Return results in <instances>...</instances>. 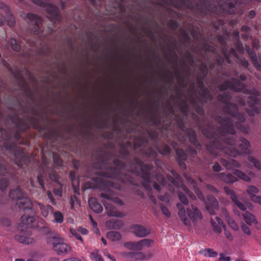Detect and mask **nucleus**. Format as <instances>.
I'll return each instance as SVG.
<instances>
[{
	"label": "nucleus",
	"mask_w": 261,
	"mask_h": 261,
	"mask_svg": "<svg viewBox=\"0 0 261 261\" xmlns=\"http://www.w3.org/2000/svg\"><path fill=\"white\" fill-rule=\"evenodd\" d=\"M223 56L219 55L215 48L204 43L199 48V54L203 57L204 61H201L200 71L197 74V85L199 89L195 88L194 81L191 83L189 96L179 102L178 106L182 115V118L175 114L174 108L170 107V113L176 119L178 125L183 133L179 134L178 139L182 144L186 143L188 139L191 143L196 148L200 147L197 139V135L191 128H186L184 117H189V110L192 107L200 116L198 117L194 113L191 114V117L198 128L201 130L202 134L207 138L211 139L212 147L206 145L207 150L213 154H217L216 149H219L226 154H239V150L233 146L236 144L235 126L243 133L248 134L249 127L243 123L245 121L244 114L238 112L237 105L229 102L231 94L228 91L224 92L218 96V99L225 105L223 108L224 115L217 116L215 121L218 123L217 128L213 127L207 119L203 115L202 105L212 99V96L209 91L204 87V81L208 73V68L206 63L210 64L211 69H214L216 66L222 65L225 60L228 63H231L230 58H236V50L231 48L229 51L225 47H222Z\"/></svg>",
	"instance_id": "nucleus-1"
},
{
	"label": "nucleus",
	"mask_w": 261,
	"mask_h": 261,
	"mask_svg": "<svg viewBox=\"0 0 261 261\" xmlns=\"http://www.w3.org/2000/svg\"><path fill=\"white\" fill-rule=\"evenodd\" d=\"M120 155L122 159L126 160L125 162H122L118 158H110L107 152L101 151L97 156L96 161L93 164V168L100 170L96 173L99 177L95 178L97 182V187L100 188L103 187L105 188V192L100 193V196L122 205L123 202L122 200L113 196L114 191L111 189L117 188V187L112 180L104 178H117L121 180L123 179L122 176H124V179L130 181L129 175L124 172L127 171L140 176L143 180V186L146 190L150 191V173L152 167L148 164H144L137 158L129 160L128 151L124 146L121 147Z\"/></svg>",
	"instance_id": "nucleus-2"
},
{
	"label": "nucleus",
	"mask_w": 261,
	"mask_h": 261,
	"mask_svg": "<svg viewBox=\"0 0 261 261\" xmlns=\"http://www.w3.org/2000/svg\"><path fill=\"white\" fill-rule=\"evenodd\" d=\"M134 146L135 149H139L142 154L151 159L156 156L157 151L163 155H168L171 152L170 147L167 145L164 144L154 148L149 146L148 139L142 137H139L135 141Z\"/></svg>",
	"instance_id": "nucleus-3"
},
{
	"label": "nucleus",
	"mask_w": 261,
	"mask_h": 261,
	"mask_svg": "<svg viewBox=\"0 0 261 261\" xmlns=\"http://www.w3.org/2000/svg\"><path fill=\"white\" fill-rule=\"evenodd\" d=\"M9 196L16 200V204L19 210L25 207L32 212V211L29 208L32 206V202L30 199L22 192L20 187L11 190L9 192Z\"/></svg>",
	"instance_id": "nucleus-4"
},
{
	"label": "nucleus",
	"mask_w": 261,
	"mask_h": 261,
	"mask_svg": "<svg viewBox=\"0 0 261 261\" xmlns=\"http://www.w3.org/2000/svg\"><path fill=\"white\" fill-rule=\"evenodd\" d=\"M220 91L230 89L235 92H242L245 94H253L251 90L246 89L245 85L239 80L232 78L231 81H226L218 87Z\"/></svg>",
	"instance_id": "nucleus-5"
},
{
	"label": "nucleus",
	"mask_w": 261,
	"mask_h": 261,
	"mask_svg": "<svg viewBox=\"0 0 261 261\" xmlns=\"http://www.w3.org/2000/svg\"><path fill=\"white\" fill-rule=\"evenodd\" d=\"M34 4L46 8L47 17L51 21L59 22L61 16L58 7L52 5L49 0H31Z\"/></svg>",
	"instance_id": "nucleus-6"
},
{
	"label": "nucleus",
	"mask_w": 261,
	"mask_h": 261,
	"mask_svg": "<svg viewBox=\"0 0 261 261\" xmlns=\"http://www.w3.org/2000/svg\"><path fill=\"white\" fill-rule=\"evenodd\" d=\"M171 175H167V179L161 174L156 175L157 180L163 186L167 185L168 181L176 187H180L182 185V179L181 177L174 171H171Z\"/></svg>",
	"instance_id": "nucleus-7"
},
{
	"label": "nucleus",
	"mask_w": 261,
	"mask_h": 261,
	"mask_svg": "<svg viewBox=\"0 0 261 261\" xmlns=\"http://www.w3.org/2000/svg\"><path fill=\"white\" fill-rule=\"evenodd\" d=\"M30 208L32 211V212H31L30 211H29L28 208L24 207L20 209V210H22L24 212V214L21 217V222L22 226H25L26 227L33 226V223L35 221L34 216L35 214V212L33 208V205L32 206H30Z\"/></svg>",
	"instance_id": "nucleus-8"
},
{
	"label": "nucleus",
	"mask_w": 261,
	"mask_h": 261,
	"mask_svg": "<svg viewBox=\"0 0 261 261\" xmlns=\"http://www.w3.org/2000/svg\"><path fill=\"white\" fill-rule=\"evenodd\" d=\"M27 17L33 25V27L31 29V32L35 35L39 34L41 32V27L43 22L42 19L33 13H28Z\"/></svg>",
	"instance_id": "nucleus-9"
},
{
	"label": "nucleus",
	"mask_w": 261,
	"mask_h": 261,
	"mask_svg": "<svg viewBox=\"0 0 261 261\" xmlns=\"http://www.w3.org/2000/svg\"><path fill=\"white\" fill-rule=\"evenodd\" d=\"M205 203L206 209L208 212L212 215H215V211L219 208V203L216 198L211 195H208L206 196Z\"/></svg>",
	"instance_id": "nucleus-10"
},
{
	"label": "nucleus",
	"mask_w": 261,
	"mask_h": 261,
	"mask_svg": "<svg viewBox=\"0 0 261 261\" xmlns=\"http://www.w3.org/2000/svg\"><path fill=\"white\" fill-rule=\"evenodd\" d=\"M53 248L58 254H67L70 251V247L67 244L62 242L61 240L55 239L53 243Z\"/></svg>",
	"instance_id": "nucleus-11"
},
{
	"label": "nucleus",
	"mask_w": 261,
	"mask_h": 261,
	"mask_svg": "<svg viewBox=\"0 0 261 261\" xmlns=\"http://www.w3.org/2000/svg\"><path fill=\"white\" fill-rule=\"evenodd\" d=\"M223 189L225 193L230 197L232 201L241 210L244 211L246 210L245 205L238 200V196L236 195L234 192L233 190L230 189L227 187H224Z\"/></svg>",
	"instance_id": "nucleus-12"
},
{
	"label": "nucleus",
	"mask_w": 261,
	"mask_h": 261,
	"mask_svg": "<svg viewBox=\"0 0 261 261\" xmlns=\"http://www.w3.org/2000/svg\"><path fill=\"white\" fill-rule=\"evenodd\" d=\"M245 50L247 52L249 58L252 62L253 65L257 70L261 71V65L259 64L257 56L255 51L251 48L249 45L246 44L245 45Z\"/></svg>",
	"instance_id": "nucleus-13"
},
{
	"label": "nucleus",
	"mask_w": 261,
	"mask_h": 261,
	"mask_svg": "<svg viewBox=\"0 0 261 261\" xmlns=\"http://www.w3.org/2000/svg\"><path fill=\"white\" fill-rule=\"evenodd\" d=\"M185 177L187 179V181L189 182V184H191L193 187V189L195 192L196 193V194L198 197V198L202 201L205 200V198L202 192L198 189V188L197 187V186L198 185V182H202V180L201 178H199L198 181H195L194 179H193L191 177L189 176V175H185Z\"/></svg>",
	"instance_id": "nucleus-14"
},
{
	"label": "nucleus",
	"mask_w": 261,
	"mask_h": 261,
	"mask_svg": "<svg viewBox=\"0 0 261 261\" xmlns=\"http://www.w3.org/2000/svg\"><path fill=\"white\" fill-rule=\"evenodd\" d=\"M187 211L189 217L194 221L202 218V215L199 210L193 204L190 207L187 208Z\"/></svg>",
	"instance_id": "nucleus-15"
},
{
	"label": "nucleus",
	"mask_w": 261,
	"mask_h": 261,
	"mask_svg": "<svg viewBox=\"0 0 261 261\" xmlns=\"http://www.w3.org/2000/svg\"><path fill=\"white\" fill-rule=\"evenodd\" d=\"M134 232L136 236L143 238L149 235L150 233V230L142 225H136L134 227Z\"/></svg>",
	"instance_id": "nucleus-16"
},
{
	"label": "nucleus",
	"mask_w": 261,
	"mask_h": 261,
	"mask_svg": "<svg viewBox=\"0 0 261 261\" xmlns=\"http://www.w3.org/2000/svg\"><path fill=\"white\" fill-rule=\"evenodd\" d=\"M175 151L177 154V161L179 167L181 169H185L186 168V165L184 161L187 159V154L182 149L180 148L176 149Z\"/></svg>",
	"instance_id": "nucleus-17"
},
{
	"label": "nucleus",
	"mask_w": 261,
	"mask_h": 261,
	"mask_svg": "<svg viewBox=\"0 0 261 261\" xmlns=\"http://www.w3.org/2000/svg\"><path fill=\"white\" fill-rule=\"evenodd\" d=\"M11 48L13 50L18 51L21 49L20 41L19 38H10L7 41V49Z\"/></svg>",
	"instance_id": "nucleus-18"
},
{
	"label": "nucleus",
	"mask_w": 261,
	"mask_h": 261,
	"mask_svg": "<svg viewBox=\"0 0 261 261\" xmlns=\"http://www.w3.org/2000/svg\"><path fill=\"white\" fill-rule=\"evenodd\" d=\"M220 162L223 166L228 169H232L234 167L240 168L241 167L240 164L237 161L232 159H221Z\"/></svg>",
	"instance_id": "nucleus-19"
},
{
	"label": "nucleus",
	"mask_w": 261,
	"mask_h": 261,
	"mask_svg": "<svg viewBox=\"0 0 261 261\" xmlns=\"http://www.w3.org/2000/svg\"><path fill=\"white\" fill-rule=\"evenodd\" d=\"M248 104L251 110L256 113H259V109L261 106L257 97L255 96H250Z\"/></svg>",
	"instance_id": "nucleus-20"
},
{
	"label": "nucleus",
	"mask_w": 261,
	"mask_h": 261,
	"mask_svg": "<svg viewBox=\"0 0 261 261\" xmlns=\"http://www.w3.org/2000/svg\"><path fill=\"white\" fill-rule=\"evenodd\" d=\"M153 243V240L149 239H144L137 242L136 247L137 251H140L144 248L150 247Z\"/></svg>",
	"instance_id": "nucleus-21"
},
{
	"label": "nucleus",
	"mask_w": 261,
	"mask_h": 261,
	"mask_svg": "<svg viewBox=\"0 0 261 261\" xmlns=\"http://www.w3.org/2000/svg\"><path fill=\"white\" fill-rule=\"evenodd\" d=\"M105 205L108 216L116 217H122L124 216L123 213L116 211L115 207L111 204L106 203Z\"/></svg>",
	"instance_id": "nucleus-22"
},
{
	"label": "nucleus",
	"mask_w": 261,
	"mask_h": 261,
	"mask_svg": "<svg viewBox=\"0 0 261 261\" xmlns=\"http://www.w3.org/2000/svg\"><path fill=\"white\" fill-rule=\"evenodd\" d=\"M218 176L221 180L227 184H231L237 180L236 177L230 173H220Z\"/></svg>",
	"instance_id": "nucleus-23"
},
{
	"label": "nucleus",
	"mask_w": 261,
	"mask_h": 261,
	"mask_svg": "<svg viewBox=\"0 0 261 261\" xmlns=\"http://www.w3.org/2000/svg\"><path fill=\"white\" fill-rule=\"evenodd\" d=\"M180 40L182 44L185 46H188L191 42V38L189 33L184 29H180Z\"/></svg>",
	"instance_id": "nucleus-24"
},
{
	"label": "nucleus",
	"mask_w": 261,
	"mask_h": 261,
	"mask_svg": "<svg viewBox=\"0 0 261 261\" xmlns=\"http://www.w3.org/2000/svg\"><path fill=\"white\" fill-rule=\"evenodd\" d=\"M240 143L239 145L240 149L241 150L242 153L245 154H249L250 152L249 147L250 143L246 139L241 137L240 138Z\"/></svg>",
	"instance_id": "nucleus-25"
},
{
	"label": "nucleus",
	"mask_w": 261,
	"mask_h": 261,
	"mask_svg": "<svg viewBox=\"0 0 261 261\" xmlns=\"http://www.w3.org/2000/svg\"><path fill=\"white\" fill-rule=\"evenodd\" d=\"M89 205L91 209L95 212L99 213L102 211V206L94 198H91L89 200Z\"/></svg>",
	"instance_id": "nucleus-26"
},
{
	"label": "nucleus",
	"mask_w": 261,
	"mask_h": 261,
	"mask_svg": "<svg viewBox=\"0 0 261 261\" xmlns=\"http://www.w3.org/2000/svg\"><path fill=\"white\" fill-rule=\"evenodd\" d=\"M242 216L244 221L249 225H252L253 224H256L258 223L254 215L249 212H245Z\"/></svg>",
	"instance_id": "nucleus-27"
},
{
	"label": "nucleus",
	"mask_w": 261,
	"mask_h": 261,
	"mask_svg": "<svg viewBox=\"0 0 261 261\" xmlns=\"http://www.w3.org/2000/svg\"><path fill=\"white\" fill-rule=\"evenodd\" d=\"M222 212H224L225 220L227 224L234 230H238L239 229L238 225L236 223L235 221L230 217L227 213L225 209H223Z\"/></svg>",
	"instance_id": "nucleus-28"
},
{
	"label": "nucleus",
	"mask_w": 261,
	"mask_h": 261,
	"mask_svg": "<svg viewBox=\"0 0 261 261\" xmlns=\"http://www.w3.org/2000/svg\"><path fill=\"white\" fill-rule=\"evenodd\" d=\"M37 205L38 208H39L41 211V214L44 217H46L49 213L53 212V207L49 204L44 205L42 203H38Z\"/></svg>",
	"instance_id": "nucleus-29"
},
{
	"label": "nucleus",
	"mask_w": 261,
	"mask_h": 261,
	"mask_svg": "<svg viewBox=\"0 0 261 261\" xmlns=\"http://www.w3.org/2000/svg\"><path fill=\"white\" fill-rule=\"evenodd\" d=\"M236 62L240 66L244 67L246 69H249L250 66L248 61L244 57L236 55Z\"/></svg>",
	"instance_id": "nucleus-30"
},
{
	"label": "nucleus",
	"mask_w": 261,
	"mask_h": 261,
	"mask_svg": "<svg viewBox=\"0 0 261 261\" xmlns=\"http://www.w3.org/2000/svg\"><path fill=\"white\" fill-rule=\"evenodd\" d=\"M176 75L181 86L184 88H186L188 85V83L186 81L185 77L180 73L179 70L177 67H176Z\"/></svg>",
	"instance_id": "nucleus-31"
},
{
	"label": "nucleus",
	"mask_w": 261,
	"mask_h": 261,
	"mask_svg": "<svg viewBox=\"0 0 261 261\" xmlns=\"http://www.w3.org/2000/svg\"><path fill=\"white\" fill-rule=\"evenodd\" d=\"M15 239L18 242L23 243L30 244L32 243L33 239L29 237H27L20 234H16L15 236Z\"/></svg>",
	"instance_id": "nucleus-32"
},
{
	"label": "nucleus",
	"mask_w": 261,
	"mask_h": 261,
	"mask_svg": "<svg viewBox=\"0 0 261 261\" xmlns=\"http://www.w3.org/2000/svg\"><path fill=\"white\" fill-rule=\"evenodd\" d=\"M107 238L112 241H118L121 239V236L120 233L117 231H111L107 233Z\"/></svg>",
	"instance_id": "nucleus-33"
},
{
	"label": "nucleus",
	"mask_w": 261,
	"mask_h": 261,
	"mask_svg": "<svg viewBox=\"0 0 261 261\" xmlns=\"http://www.w3.org/2000/svg\"><path fill=\"white\" fill-rule=\"evenodd\" d=\"M185 57L186 62L189 64L190 66H196L194 57L189 51L187 50L186 51Z\"/></svg>",
	"instance_id": "nucleus-34"
},
{
	"label": "nucleus",
	"mask_w": 261,
	"mask_h": 261,
	"mask_svg": "<svg viewBox=\"0 0 261 261\" xmlns=\"http://www.w3.org/2000/svg\"><path fill=\"white\" fill-rule=\"evenodd\" d=\"M129 255L130 257L135 260H141L145 258V255L142 252H130Z\"/></svg>",
	"instance_id": "nucleus-35"
},
{
	"label": "nucleus",
	"mask_w": 261,
	"mask_h": 261,
	"mask_svg": "<svg viewBox=\"0 0 261 261\" xmlns=\"http://www.w3.org/2000/svg\"><path fill=\"white\" fill-rule=\"evenodd\" d=\"M233 174L236 176H238V177H239L241 179H243L244 180H245L246 181H249L250 180V178L248 175H247L246 174H245L244 173L241 171L240 170H235L233 171Z\"/></svg>",
	"instance_id": "nucleus-36"
},
{
	"label": "nucleus",
	"mask_w": 261,
	"mask_h": 261,
	"mask_svg": "<svg viewBox=\"0 0 261 261\" xmlns=\"http://www.w3.org/2000/svg\"><path fill=\"white\" fill-rule=\"evenodd\" d=\"M199 252L205 256H208L209 257H215L218 254L217 252L213 251L212 249L208 248L201 250Z\"/></svg>",
	"instance_id": "nucleus-37"
},
{
	"label": "nucleus",
	"mask_w": 261,
	"mask_h": 261,
	"mask_svg": "<svg viewBox=\"0 0 261 261\" xmlns=\"http://www.w3.org/2000/svg\"><path fill=\"white\" fill-rule=\"evenodd\" d=\"M6 21L7 22V24L10 27H13L15 25L16 22L15 18L11 14H8L7 15V18H6Z\"/></svg>",
	"instance_id": "nucleus-38"
},
{
	"label": "nucleus",
	"mask_w": 261,
	"mask_h": 261,
	"mask_svg": "<svg viewBox=\"0 0 261 261\" xmlns=\"http://www.w3.org/2000/svg\"><path fill=\"white\" fill-rule=\"evenodd\" d=\"M211 223L213 226L212 229L214 231L217 233H220L222 231L221 225L217 224V222H216L213 219H211Z\"/></svg>",
	"instance_id": "nucleus-39"
},
{
	"label": "nucleus",
	"mask_w": 261,
	"mask_h": 261,
	"mask_svg": "<svg viewBox=\"0 0 261 261\" xmlns=\"http://www.w3.org/2000/svg\"><path fill=\"white\" fill-rule=\"evenodd\" d=\"M177 194L180 202L185 205L188 204V201L187 200L186 196H185L186 194L184 192L182 193L180 191H178Z\"/></svg>",
	"instance_id": "nucleus-40"
},
{
	"label": "nucleus",
	"mask_w": 261,
	"mask_h": 261,
	"mask_svg": "<svg viewBox=\"0 0 261 261\" xmlns=\"http://www.w3.org/2000/svg\"><path fill=\"white\" fill-rule=\"evenodd\" d=\"M7 168L6 167V163L2 160L0 161V175H4L7 173Z\"/></svg>",
	"instance_id": "nucleus-41"
},
{
	"label": "nucleus",
	"mask_w": 261,
	"mask_h": 261,
	"mask_svg": "<svg viewBox=\"0 0 261 261\" xmlns=\"http://www.w3.org/2000/svg\"><path fill=\"white\" fill-rule=\"evenodd\" d=\"M247 192L250 195V199H251V196L255 195V193H258V190L256 187L250 186L248 188Z\"/></svg>",
	"instance_id": "nucleus-42"
},
{
	"label": "nucleus",
	"mask_w": 261,
	"mask_h": 261,
	"mask_svg": "<svg viewBox=\"0 0 261 261\" xmlns=\"http://www.w3.org/2000/svg\"><path fill=\"white\" fill-rule=\"evenodd\" d=\"M70 232L72 234V236H74L77 240H80L82 243H83V240L77 229H74L73 228H70Z\"/></svg>",
	"instance_id": "nucleus-43"
},
{
	"label": "nucleus",
	"mask_w": 261,
	"mask_h": 261,
	"mask_svg": "<svg viewBox=\"0 0 261 261\" xmlns=\"http://www.w3.org/2000/svg\"><path fill=\"white\" fill-rule=\"evenodd\" d=\"M177 207L179 210L178 215L180 217V219H181L182 217H186V211L182 204L181 203H177Z\"/></svg>",
	"instance_id": "nucleus-44"
},
{
	"label": "nucleus",
	"mask_w": 261,
	"mask_h": 261,
	"mask_svg": "<svg viewBox=\"0 0 261 261\" xmlns=\"http://www.w3.org/2000/svg\"><path fill=\"white\" fill-rule=\"evenodd\" d=\"M54 217L57 223H61L63 222V216L61 212L58 211L55 212Z\"/></svg>",
	"instance_id": "nucleus-45"
},
{
	"label": "nucleus",
	"mask_w": 261,
	"mask_h": 261,
	"mask_svg": "<svg viewBox=\"0 0 261 261\" xmlns=\"http://www.w3.org/2000/svg\"><path fill=\"white\" fill-rule=\"evenodd\" d=\"M235 46L239 54H242L244 53V48L243 46L242 42L239 40L237 41Z\"/></svg>",
	"instance_id": "nucleus-46"
},
{
	"label": "nucleus",
	"mask_w": 261,
	"mask_h": 261,
	"mask_svg": "<svg viewBox=\"0 0 261 261\" xmlns=\"http://www.w3.org/2000/svg\"><path fill=\"white\" fill-rule=\"evenodd\" d=\"M9 185V180L6 178L0 179V189L2 191L5 190Z\"/></svg>",
	"instance_id": "nucleus-47"
},
{
	"label": "nucleus",
	"mask_w": 261,
	"mask_h": 261,
	"mask_svg": "<svg viewBox=\"0 0 261 261\" xmlns=\"http://www.w3.org/2000/svg\"><path fill=\"white\" fill-rule=\"evenodd\" d=\"M178 23L174 20H171L168 23V27L173 30H175L178 27Z\"/></svg>",
	"instance_id": "nucleus-48"
},
{
	"label": "nucleus",
	"mask_w": 261,
	"mask_h": 261,
	"mask_svg": "<svg viewBox=\"0 0 261 261\" xmlns=\"http://www.w3.org/2000/svg\"><path fill=\"white\" fill-rule=\"evenodd\" d=\"M37 179L41 188L44 189V177L41 173H39L37 175Z\"/></svg>",
	"instance_id": "nucleus-49"
},
{
	"label": "nucleus",
	"mask_w": 261,
	"mask_h": 261,
	"mask_svg": "<svg viewBox=\"0 0 261 261\" xmlns=\"http://www.w3.org/2000/svg\"><path fill=\"white\" fill-rule=\"evenodd\" d=\"M181 187L183 191L186 195H188L189 197H190L192 199H195L196 198V196L191 193L190 190L186 188L185 186H184L182 184V185L180 186Z\"/></svg>",
	"instance_id": "nucleus-50"
},
{
	"label": "nucleus",
	"mask_w": 261,
	"mask_h": 261,
	"mask_svg": "<svg viewBox=\"0 0 261 261\" xmlns=\"http://www.w3.org/2000/svg\"><path fill=\"white\" fill-rule=\"evenodd\" d=\"M160 207L163 214L167 217H170L171 216V214L170 212L169 211L168 209L167 208V207L162 203L160 204Z\"/></svg>",
	"instance_id": "nucleus-51"
},
{
	"label": "nucleus",
	"mask_w": 261,
	"mask_h": 261,
	"mask_svg": "<svg viewBox=\"0 0 261 261\" xmlns=\"http://www.w3.org/2000/svg\"><path fill=\"white\" fill-rule=\"evenodd\" d=\"M137 244V242H127L125 244L124 246L127 248L128 249L130 250H137V247H136V245Z\"/></svg>",
	"instance_id": "nucleus-52"
},
{
	"label": "nucleus",
	"mask_w": 261,
	"mask_h": 261,
	"mask_svg": "<svg viewBox=\"0 0 261 261\" xmlns=\"http://www.w3.org/2000/svg\"><path fill=\"white\" fill-rule=\"evenodd\" d=\"M75 202L76 204H80V201L78 200L76 196H71L70 198V204L72 209L74 208V205Z\"/></svg>",
	"instance_id": "nucleus-53"
},
{
	"label": "nucleus",
	"mask_w": 261,
	"mask_h": 261,
	"mask_svg": "<svg viewBox=\"0 0 261 261\" xmlns=\"http://www.w3.org/2000/svg\"><path fill=\"white\" fill-rule=\"evenodd\" d=\"M91 257L94 261H103L102 257L97 253L92 252L91 253Z\"/></svg>",
	"instance_id": "nucleus-54"
},
{
	"label": "nucleus",
	"mask_w": 261,
	"mask_h": 261,
	"mask_svg": "<svg viewBox=\"0 0 261 261\" xmlns=\"http://www.w3.org/2000/svg\"><path fill=\"white\" fill-rule=\"evenodd\" d=\"M250 161L254 165V166L257 169H261L260 163L256 159L254 158H250Z\"/></svg>",
	"instance_id": "nucleus-55"
},
{
	"label": "nucleus",
	"mask_w": 261,
	"mask_h": 261,
	"mask_svg": "<svg viewBox=\"0 0 261 261\" xmlns=\"http://www.w3.org/2000/svg\"><path fill=\"white\" fill-rule=\"evenodd\" d=\"M241 228L243 232L245 233L248 236L251 234L250 228L246 224L242 223L241 224Z\"/></svg>",
	"instance_id": "nucleus-56"
},
{
	"label": "nucleus",
	"mask_w": 261,
	"mask_h": 261,
	"mask_svg": "<svg viewBox=\"0 0 261 261\" xmlns=\"http://www.w3.org/2000/svg\"><path fill=\"white\" fill-rule=\"evenodd\" d=\"M182 64L184 66L187 75L189 77L191 74V68L187 65L186 62L185 61H182Z\"/></svg>",
	"instance_id": "nucleus-57"
},
{
	"label": "nucleus",
	"mask_w": 261,
	"mask_h": 261,
	"mask_svg": "<svg viewBox=\"0 0 261 261\" xmlns=\"http://www.w3.org/2000/svg\"><path fill=\"white\" fill-rule=\"evenodd\" d=\"M206 188L209 191L213 193L218 194L219 193V191L212 185L207 184L206 186Z\"/></svg>",
	"instance_id": "nucleus-58"
},
{
	"label": "nucleus",
	"mask_w": 261,
	"mask_h": 261,
	"mask_svg": "<svg viewBox=\"0 0 261 261\" xmlns=\"http://www.w3.org/2000/svg\"><path fill=\"white\" fill-rule=\"evenodd\" d=\"M251 200L261 204V196H251Z\"/></svg>",
	"instance_id": "nucleus-59"
},
{
	"label": "nucleus",
	"mask_w": 261,
	"mask_h": 261,
	"mask_svg": "<svg viewBox=\"0 0 261 261\" xmlns=\"http://www.w3.org/2000/svg\"><path fill=\"white\" fill-rule=\"evenodd\" d=\"M236 101L240 104L241 106H244L245 105V101L240 96H237L235 99Z\"/></svg>",
	"instance_id": "nucleus-60"
},
{
	"label": "nucleus",
	"mask_w": 261,
	"mask_h": 261,
	"mask_svg": "<svg viewBox=\"0 0 261 261\" xmlns=\"http://www.w3.org/2000/svg\"><path fill=\"white\" fill-rule=\"evenodd\" d=\"M224 234L227 239H228L229 240H232L233 239V237L231 235V233L229 232V231L226 230L225 229V227L224 228Z\"/></svg>",
	"instance_id": "nucleus-61"
},
{
	"label": "nucleus",
	"mask_w": 261,
	"mask_h": 261,
	"mask_svg": "<svg viewBox=\"0 0 261 261\" xmlns=\"http://www.w3.org/2000/svg\"><path fill=\"white\" fill-rule=\"evenodd\" d=\"M218 39L219 42L223 46V47H225V46L226 45V42L225 41L224 38L222 36L219 35L218 37Z\"/></svg>",
	"instance_id": "nucleus-62"
},
{
	"label": "nucleus",
	"mask_w": 261,
	"mask_h": 261,
	"mask_svg": "<svg viewBox=\"0 0 261 261\" xmlns=\"http://www.w3.org/2000/svg\"><path fill=\"white\" fill-rule=\"evenodd\" d=\"M219 260L230 261V258L228 256H225L223 253H220Z\"/></svg>",
	"instance_id": "nucleus-63"
},
{
	"label": "nucleus",
	"mask_w": 261,
	"mask_h": 261,
	"mask_svg": "<svg viewBox=\"0 0 261 261\" xmlns=\"http://www.w3.org/2000/svg\"><path fill=\"white\" fill-rule=\"evenodd\" d=\"M213 170L215 172H218L221 170V167L219 163H215L213 167Z\"/></svg>",
	"instance_id": "nucleus-64"
}]
</instances>
